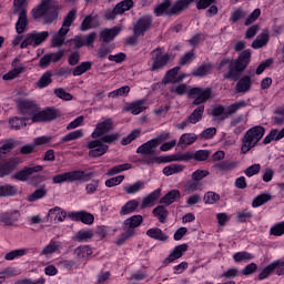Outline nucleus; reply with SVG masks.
<instances>
[{"label": "nucleus", "mask_w": 284, "mask_h": 284, "mask_svg": "<svg viewBox=\"0 0 284 284\" xmlns=\"http://www.w3.org/2000/svg\"><path fill=\"white\" fill-rule=\"evenodd\" d=\"M207 161L210 159V151L207 150H199L195 153H183V154H174V155H165L160 158H150L145 159L144 163L146 165H152L153 163H173L181 161Z\"/></svg>", "instance_id": "1"}, {"label": "nucleus", "mask_w": 284, "mask_h": 284, "mask_svg": "<svg viewBox=\"0 0 284 284\" xmlns=\"http://www.w3.org/2000/svg\"><path fill=\"white\" fill-rule=\"evenodd\" d=\"M20 110L22 114L32 116L33 123H41L42 121H52L57 119V111L54 109H45L37 113V104L32 101L20 102Z\"/></svg>", "instance_id": "2"}, {"label": "nucleus", "mask_w": 284, "mask_h": 284, "mask_svg": "<svg viewBox=\"0 0 284 284\" xmlns=\"http://www.w3.org/2000/svg\"><path fill=\"white\" fill-rule=\"evenodd\" d=\"M265 136V128L255 125L248 129L242 138L241 154H247L258 145V142Z\"/></svg>", "instance_id": "3"}, {"label": "nucleus", "mask_w": 284, "mask_h": 284, "mask_svg": "<svg viewBox=\"0 0 284 284\" xmlns=\"http://www.w3.org/2000/svg\"><path fill=\"white\" fill-rule=\"evenodd\" d=\"M114 141H119V133H110L102 136L100 140L90 141L87 144L89 156L92 159H99V156H103V154H106L109 150V146L105 143H114Z\"/></svg>", "instance_id": "4"}, {"label": "nucleus", "mask_w": 284, "mask_h": 284, "mask_svg": "<svg viewBox=\"0 0 284 284\" xmlns=\"http://www.w3.org/2000/svg\"><path fill=\"white\" fill-rule=\"evenodd\" d=\"M34 19L43 18L45 23H52L59 17V3L54 0H42L40 6L33 9Z\"/></svg>", "instance_id": "5"}, {"label": "nucleus", "mask_w": 284, "mask_h": 284, "mask_svg": "<svg viewBox=\"0 0 284 284\" xmlns=\"http://www.w3.org/2000/svg\"><path fill=\"white\" fill-rule=\"evenodd\" d=\"M250 61H252V51L246 49L239 54L235 61H231L229 58L223 59L220 63V68H223V65H227V63H230V71L225 78L232 79V72H243V70L250 65Z\"/></svg>", "instance_id": "6"}, {"label": "nucleus", "mask_w": 284, "mask_h": 284, "mask_svg": "<svg viewBox=\"0 0 284 284\" xmlns=\"http://www.w3.org/2000/svg\"><path fill=\"white\" fill-rule=\"evenodd\" d=\"M75 17H77V10L74 9L67 14L61 29L59 30L58 33L53 36V39L51 42L53 48H59L60 45H63V42L65 41V34L70 32V26H72V23L74 22Z\"/></svg>", "instance_id": "7"}, {"label": "nucleus", "mask_w": 284, "mask_h": 284, "mask_svg": "<svg viewBox=\"0 0 284 284\" xmlns=\"http://www.w3.org/2000/svg\"><path fill=\"white\" fill-rule=\"evenodd\" d=\"M141 223H143L142 215H133L126 219L123 223L124 233L120 239L116 240V245H123L128 239H131V236L134 234V230H136Z\"/></svg>", "instance_id": "8"}, {"label": "nucleus", "mask_w": 284, "mask_h": 284, "mask_svg": "<svg viewBox=\"0 0 284 284\" xmlns=\"http://www.w3.org/2000/svg\"><path fill=\"white\" fill-rule=\"evenodd\" d=\"M13 12H20L16 23V32L23 34L28 28V14L26 13V0H14Z\"/></svg>", "instance_id": "9"}, {"label": "nucleus", "mask_w": 284, "mask_h": 284, "mask_svg": "<svg viewBox=\"0 0 284 284\" xmlns=\"http://www.w3.org/2000/svg\"><path fill=\"white\" fill-rule=\"evenodd\" d=\"M48 37H50V33L48 31H33L27 33L21 43V50H26V48H29V45H31L32 48H37L41 45V43L45 42V39H48Z\"/></svg>", "instance_id": "10"}, {"label": "nucleus", "mask_w": 284, "mask_h": 284, "mask_svg": "<svg viewBox=\"0 0 284 284\" xmlns=\"http://www.w3.org/2000/svg\"><path fill=\"white\" fill-rule=\"evenodd\" d=\"M114 128V122L110 118H102L95 125V129L91 133V139H103L108 136V132H111Z\"/></svg>", "instance_id": "11"}, {"label": "nucleus", "mask_w": 284, "mask_h": 284, "mask_svg": "<svg viewBox=\"0 0 284 284\" xmlns=\"http://www.w3.org/2000/svg\"><path fill=\"white\" fill-rule=\"evenodd\" d=\"M53 183H68L74 181H88V175L83 171H71L62 174H58L52 178Z\"/></svg>", "instance_id": "12"}, {"label": "nucleus", "mask_w": 284, "mask_h": 284, "mask_svg": "<svg viewBox=\"0 0 284 284\" xmlns=\"http://www.w3.org/2000/svg\"><path fill=\"white\" fill-rule=\"evenodd\" d=\"M170 61V54L163 52V49L158 48L152 52V67L151 70L156 71L165 68Z\"/></svg>", "instance_id": "13"}, {"label": "nucleus", "mask_w": 284, "mask_h": 284, "mask_svg": "<svg viewBox=\"0 0 284 284\" xmlns=\"http://www.w3.org/2000/svg\"><path fill=\"white\" fill-rule=\"evenodd\" d=\"M189 97L194 99V105H201V103H205L212 97L211 89H201V88H193L189 91Z\"/></svg>", "instance_id": "14"}, {"label": "nucleus", "mask_w": 284, "mask_h": 284, "mask_svg": "<svg viewBox=\"0 0 284 284\" xmlns=\"http://www.w3.org/2000/svg\"><path fill=\"white\" fill-rule=\"evenodd\" d=\"M71 221H81L84 225H92L94 223V215L85 211H71L68 213Z\"/></svg>", "instance_id": "15"}, {"label": "nucleus", "mask_w": 284, "mask_h": 284, "mask_svg": "<svg viewBox=\"0 0 284 284\" xmlns=\"http://www.w3.org/2000/svg\"><path fill=\"white\" fill-rule=\"evenodd\" d=\"M274 270H277V274L281 276V274H284V262L281 264V262L276 261L271 264H268L257 276L258 281H265Z\"/></svg>", "instance_id": "16"}, {"label": "nucleus", "mask_w": 284, "mask_h": 284, "mask_svg": "<svg viewBox=\"0 0 284 284\" xmlns=\"http://www.w3.org/2000/svg\"><path fill=\"white\" fill-rule=\"evenodd\" d=\"M161 145V139H152L148 141L146 143L140 145L136 149L138 154H143V155H150L154 154L156 152V149Z\"/></svg>", "instance_id": "17"}, {"label": "nucleus", "mask_w": 284, "mask_h": 284, "mask_svg": "<svg viewBox=\"0 0 284 284\" xmlns=\"http://www.w3.org/2000/svg\"><path fill=\"white\" fill-rule=\"evenodd\" d=\"M190 246L187 244H180L175 246L169 256L164 260V265H170V263H174V261H179L183 256L184 252H187Z\"/></svg>", "instance_id": "18"}, {"label": "nucleus", "mask_w": 284, "mask_h": 284, "mask_svg": "<svg viewBox=\"0 0 284 284\" xmlns=\"http://www.w3.org/2000/svg\"><path fill=\"white\" fill-rule=\"evenodd\" d=\"M42 171H43V168L41 165L24 168L20 172H17L13 175V179H16L17 181H28V179H30L32 174H36L37 172H42Z\"/></svg>", "instance_id": "19"}, {"label": "nucleus", "mask_w": 284, "mask_h": 284, "mask_svg": "<svg viewBox=\"0 0 284 284\" xmlns=\"http://www.w3.org/2000/svg\"><path fill=\"white\" fill-rule=\"evenodd\" d=\"M150 26H152V18L151 17H144L140 19L136 24L134 26L133 32L134 37H141L150 30Z\"/></svg>", "instance_id": "20"}, {"label": "nucleus", "mask_w": 284, "mask_h": 284, "mask_svg": "<svg viewBox=\"0 0 284 284\" xmlns=\"http://www.w3.org/2000/svg\"><path fill=\"white\" fill-rule=\"evenodd\" d=\"M92 254H93L92 247L88 245H81L74 250V256L81 263H88V261L92 258Z\"/></svg>", "instance_id": "21"}, {"label": "nucleus", "mask_w": 284, "mask_h": 284, "mask_svg": "<svg viewBox=\"0 0 284 284\" xmlns=\"http://www.w3.org/2000/svg\"><path fill=\"white\" fill-rule=\"evenodd\" d=\"M19 221V213H1L0 214V225L2 227H14Z\"/></svg>", "instance_id": "22"}, {"label": "nucleus", "mask_w": 284, "mask_h": 284, "mask_svg": "<svg viewBox=\"0 0 284 284\" xmlns=\"http://www.w3.org/2000/svg\"><path fill=\"white\" fill-rule=\"evenodd\" d=\"M179 67L169 70L163 79V83H179V81H183L185 73H179Z\"/></svg>", "instance_id": "23"}, {"label": "nucleus", "mask_w": 284, "mask_h": 284, "mask_svg": "<svg viewBox=\"0 0 284 284\" xmlns=\"http://www.w3.org/2000/svg\"><path fill=\"white\" fill-rule=\"evenodd\" d=\"M48 216L51 219V221H54V223H63V221H65L68 217V212L59 206H55L49 210Z\"/></svg>", "instance_id": "24"}, {"label": "nucleus", "mask_w": 284, "mask_h": 284, "mask_svg": "<svg viewBox=\"0 0 284 284\" xmlns=\"http://www.w3.org/2000/svg\"><path fill=\"white\" fill-rule=\"evenodd\" d=\"M21 164V159L13 158L9 160L7 163L0 166V176H8L11 172H14L17 165Z\"/></svg>", "instance_id": "25"}, {"label": "nucleus", "mask_w": 284, "mask_h": 284, "mask_svg": "<svg viewBox=\"0 0 284 284\" xmlns=\"http://www.w3.org/2000/svg\"><path fill=\"white\" fill-rule=\"evenodd\" d=\"M267 43H270V31H263L252 42L251 48H253V50H261V48H265Z\"/></svg>", "instance_id": "26"}, {"label": "nucleus", "mask_w": 284, "mask_h": 284, "mask_svg": "<svg viewBox=\"0 0 284 284\" xmlns=\"http://www.w3.org/2000/svg\"><path fill=\"white\" fill-rule=\"evenodd\" d=\"M63 244L59 241H51L49 244H47L42 251L41 255L42 256H50V254H57L58 252H61V247Z\"/></svg>", "instance_id": "27"}, {"label": "nucleus", "mask_w": 284, "mask_h": 284, "mask_svg": "<svg viewBox=\"0 0 284 284\" xmlns=\"http://www.w3.org/2000/svg\"><path fill=\"white\" fill-rule=\"evenodd\" d=\"M194 0H178L170 9V14H180L183 10H187Z\"/></svg>", "instance_id": "28"}, {"label": "nucleus", "mask_w": 284, "mask_h": 284, "mask_svg": "<svg viewBox=\"0 0 284 284\" xmlns=\"http://www.w3.org/2000/svg\"><path fill=\"white\" fill-rule=\"evenodd\" d=\"M145 109H146L145 101L140 100V101H135V102L128 104L124 108V111L131 112V114L136 115V114H141V112H144Z\"/></svg>", "instance_id": "29"}, {"label": "nucleus", "mask_w": 284, "mask_h": 284, "mask_svg": "<svg viewBox=\"0 0 284 284\" xmlns=\"http://www.w3.org/2000/svg\"><path fill=\"white\" fill-rule=\"evenodd\" d=\"M119 32H121V27H113L112 29L101 31L100 37L102 41L110 43V41H113L114 38L118 37Z\"/></svg>", "instance_id": "30"}, {"label": "nucleus", "mask_w": 284, "mask_h": 284, "mask_svg": "<svg viewBox=\"0 0 284 284\" xmlns=\"http://www.w3.org/2000/svg\"><path fill=\"white\" fill-rule=\"evenodd\" d=\"M252 88V78L250 75L242 77L236 84V92L245 93L250 92Z\"/></svg>", "instance_id": "31"}, {"label": "nucleus", "mask_w": 284, "mask_h": 284, "mask_svg": "<svg viewBox=\"0 0 284 284\" xmlns=\"http://www.w3.org/2000/svg\"><path fill=\"white\" fill-rule=\"evenodd\" d=\"M161 197V189H156L142 201V207H152Z\"/></svg>", "instance_id": "32"}, {"label": "nucleus", "mask_w": 284, "mask_h": 284, "mask_svg": "<svg viewBox=\"0 0 284 284\" xmlns=\"http://www.w3.org/2000/svg\"><path fill=\"white\" fill-rule=\"evenodd\" d=\"M94 237V232L92 230H80L73 237V241L78 243H88L90 239Z\"/></svg>", "instance_id": "33"}, {"label": "nucleus", "mask_w": 284, "mask_h": 284, "mask_svg": "<svg viewBox=\"0 0 284 284\" xmlns=\"http://www.w3.org/2000/svg\"><path fill=\"white\" fill-rule=\"evenodd\" d=\"M17 61H13L12 67L13 69L6 74L2 75L3 81H12V79H17L19 74H22L24 68L23 65H18L17 67Z\"/></svg>", "instance_id": "34"}, {"label": "nucleus", "mask_w": 284, "mask_h": 284, "mask_svg": "<svg viewBox=\"0 0 284 284\" xmlns=\"http://www.w3.org/2000/svg\"><path fill=\"white\" fill-rule=\"evenodd\" d=\"M176 199H181V191L179 190H171L166 193L160 201L163 205H172Z\"/></svg>", "instance_id": "35"}, {"label": "nucleus", "mask_w": 284, "mask_h": 284, "mask_svg": "<svg viewBox=\"0 0 284 284\" xmlns=\"http://www.w3.org/2000/svg\"><path fill=\"white\" fill-rule=\"evenodd\" d=\"M281 139H284V128L280 131L276 129H273L264 138V144L267 145L268 143H272V141H281Z\"/></svg>", "instance_id": "36"}, {"label": "nucleus", "mask_w": 284, "mask_h": 284, "mask_svg": "<svg viewBox=\"0 0 284 284\" xmlns=\"http://www.w3.org/2000/svg\"><path fill=\"white\" fill-rule=\"evenodd\" d=\"M146 236L155 241H168L169 236L159 227H153L146 231Z\"/></svg>", "instance_id": "37"}, {"label": "nucleus", "mask_w": 284, "mask_h": 284, "mask_svg": "<svg viewBox=\"0 0 284 284\" xmlns=\"http://www.w3.org/2000/svg\"><path fill=\"white\" fill-rule=\"evenodd\" d=\"M136 207H139V202L136 200H130L121 207L120 214L122 216L132 214L136 211Z\"/></svg>", "instance_id": "38"}, {"label": "nucleus", "mask_w": 284, "mask_h": 284, "mask_svg": "<svg viewBox=\"0 0 284 284\" xmlns=\"http://www.w3.org/2000/svg\"><path fill=\"white\" fill-rule=\"evenodd\" d=\"M185 170V166L183 164H171L163 169L164 176H173V174H181Z\"/></svg>", "instance_id": "39"}, {"label": "nucleus", "mask_w": 284, "mask_h": 284, "mask_svg": "<svg viewBox=\"0 0 284 284\" xmlns=\"http://www.w3.org/2000/svg\"><path fill=\"white\" fill-rule=\"evenodd\" d=\"M270 201H272V195L270 193H262L253 200L252 206L261 207V205H265Z\"/></svg>", "instance_id": "40"}, {"label": "nucleus", "mask_w": 284, "mask_h": 284, "mask_svg": "<svg viewBox=\"0 0 284 284\" xmlns=\"http://www.w3.org/2000/svg\"><path fill=\"white\" fill-rule=\"evenodd\" d=\"M197 136L194 133H184L181 135L179 144L184 145V148H187V145H192L196 142Z\"/></svg>", "instance_id": "41"}, {"label": "nucleus", "mask_w": 284, "mask_h": 284, "mask_svg": "<svg viewBox=\"0 0 284 284\" xmlns=\"http://www.w3.org/2000/svg\"><path fill=\"white\" fill-rule=\"evenodd\" d=\"M203 112H205V106L204 105H200L197 106L194 111L193 114H191L189 116V123H199V121L201 119H203Z\"/></svg>", "instance_id": "42"}, {"label": "nucleus", "mask_w": 284, "mask_h": 284, "mask_svg": "<svg viewBox=\"0 0 284 284\" xmlns=\"http://www.w3.org/2000/svg\"><path fill=\"white\" fill-rule=\"evenodd\" d=\"M30 118L26 116L23 119L21 118H11L9 120V125L12 130H21V128H26V122L29 120Z\"/></svg>", "instance_id": "43"}, {"label": "nucleus", "mask_w": 284, "mask_h": 284, "mask_svg": "<svg viewBox=\"0 0 284 284\" xmlns=\"http://www.w3.org/2000/svg\"><path fill=\"white\" fill-rule=\"evenodd\" d=\"M28 254L27 248H18L13 250L4 255L6 261H14V258H21V256H26Z\"/></svg>", "instance_id": "44"}, {"label": "nucleus", "mask_w": 284, "mask_h": 284, "mask_svg": "<svg viewBox=\"0 0 284 284\" xmlns=\"http://www.w3.org/2000/svg\"><path fill=\"white\" fill-rule=\"evenodd\" d=\"M126 170H132V164L124 163L110 169L106 173V176H114V174H120V172H125Z\"/></svg>", "instance_id": "45"}, {"label": "nucleus", "mask_w": 284, "mask_h": 284, "mask_svg": "<svg viewBox=\"0 0 284 284\" xmlns=\"http://www.w3.org/2000/svg\"><path fill=\"white\" fill-rule=\"evenodd\" d=\"M154 13L156 17H161V14H172L170 13V0H165L164 2L158 4L154 9Z\"/></svg>", "instance_id": "46"}, {"label": "nucleus", "mask_w": 284, "mask_h": 284, "mask_svg": "<svg viewBox=\"0 0 284 284\" xmlns=\"http://www.w3.org/2000/svg\"><path fill=\"white\" fill-rule=\"evenodd\" d=\"M143 187H145V183L138 181L134 184L124 186V192H126V194H136V192H141Z\"/></svg>", "instance_id": "47"}, {"label": "nucleus", "mask_w": 284, "mask_h": 284, "mask_svg": "<svg viewBox=\"0 0 284 284\" xmlns=\"http://www.w3.org/2000/svg\"><path fill=\"white\" fill-rule=\"evenodd\" d=\"M128 94H130V87L124 85L114 91L109 92L108 97L110 99H116V97H128Z\"/></svg>", "instance_id": "48"}, {"label": "nucleus", "mask_w": 284, "mask_h": 284, "mask_svg": "<svg viewBox=\"0 0 284 284\" xmlns=\"http://www.w3.org/2000/svg\"><path fill=\"white\" fill-rule=\"evenodd\" d=\"M212 70V64H202L197 69L192 71L193 77H205L210 74V71Z\"/></svg>", "instance_id": "49"}, {"label": "nucleus", "mask_w": 284, "mask_h": 284, "mask_svg": "<svg viewBox=\"0 0 284 284\" xmlns=\"http://www.w3.org/2000/svg\"><path fill=\"white\" fill-rule=\"evenodd\" d=\"M92 69V62H82L73 70V77H81V74H85L88 70Z\"/></svg>", "instance_id": "50"}, {"label": "nucleus", "mask_w": 284, "mask_h": 284, "mask_svg": "<svg viewBox=\"0 0 284 284\" xmlns=\"http://www.w3.org/2000/svg\"><path fill=\"white\" fill-rule=\"evenodd\" d=\"M254 258V255L248 252H237L233 255V260L235 263H243V261H252Z\"/></svg>", "instance_id": "51"}, {"label": "nucleus", "mask_w": 284, "mask_h": 284, "mask_svg": "<svg viewBox=\"0 0 284 284\" xmlns=\"http://www.w3.org/2000/svg\"><path fill=\"white\" fill-rule=\"evenodd\" d=\"M245 105H246L245 101H239L229 105L225 111V116L235 114V112H239V110H241V108H245Z\"/></svg>", "instance_id": "52"}, {"label": "nucleus", "mask_w": 284, "mask_h": 284, "mask_svg": "<svg viewBox=\"0 0 284 284\" xmlns=\"http://www.w3.org/2000/svg\"><path fill=\"white\" fill-rule=\"evenodd\" d=\"M132 6H134L132 0H124L115 6V10L118 13L123 14V12H128Z\"/></svg>", "instance_id": "53"}, {"label": "nucleus", "mask_w": 284, "mask_h": 284, "mask_svg": "<svg viewBox=\"0 0 284 284\" xmlns=\"http://www.w3.org/2000/svg\"><path fill=\"white\" fill-rule=\"evenodd\" d=\"M139 136H141V130L135 129L129 135L123 138L121 143H122V145H130V143L132 141H135L136 139H139Z\"/></svg>", "instance_id": "54"}, {"label": "nucleus", "mask_w": 284, "mask_h": 284, "mask_svg": "<svg viewBox=\"0 0 284 284\" xmlns=\"http://www.w3.org/2000/svg\"><path fill=\"white\" fill-rule=\"evenodd\" d=\"M153 215L159 219L160 223H163L168 219V211L163 205H159L153 210Z\"/></svg>", "instance_id": "55"}, {"label": "nucleus", "mask_w": 284, "mask_h": 284, "mask_svg": "<svg viewBox=\"0 0 284 284\" xmlns=\"http://www.w3.org/2000/svg\"><path fill=\"white\" fill-rule=\"evenodd\" d=\"M17 193V187L12 185H1L0 186V196H14Z\"/></svg>", "instance_id": "56"}, {"label": "nucleus", "mask_w": 284, "mask_h": 284, "mask_svg": "<svg viewBox=\"0 0 284 284\" xmlns=\"http://www.w3.org/2000/svg\"><path fill=\"white\" fill-rule=\"evenodd\" d=\"M47 191L45 189L41 187L36 190L31 195L28 196V201L30 203H34V201H39V199H43L45 196Z\"/></svg>", "instance_id": "57"}, {"label": "nucleus", "mask_w": 284, "mask_h": 284, "mask_svg": "<svg viewBox=\"0 0 284 284\" xmlns=\"http://www.w3.org/2000/svg\"><path fill=\"white\" fill-rule=\"evenodd\" d=\"M83 136L82 130H75L73 132H70L65 136L62 138V143H65L68 141H77V139H81Z\"/></svg>", "instance_id": "58"}, {"label": "nucleus", "mask_w": 284, "mask_h": 284, "mask_svg": "<svg viewBox=\"0 0 284 284\" xmlns=\"http://www.w3.org/2000/svg\"><path fill=\"white\" fill-rule=\"evenodd\" d=\"M92 28H97V24H94V18L92 16H87L81 24L82 32H85V30H90Z\"/></svg>", "instance_id": "59"}, {"label": "nucleus", "mask_w": 284, "mask_h": 284, "mask_svg": "<svg viewBox=\"0 0 284 284\" xmlns=\"http://www.w3.org/2000/svg\"><path fill=\"white\" fill-rule=\"evenodd\" d=\"M52 83V73L45 72L38 81V88H48Z\"/></svg>", "instance_id": "60"}, {"label": "nucleus", "mask_w": 284, "mask_h": 284, "mask_svg": "<svg viewBox=\"0 0 284 284\" xmlns=\"http://www.w3.org/2000/svg\"><path fill=\"white\" fill-rule=\"evenodd\" d=\"M124 179L125 176L118 175L115 178H111L106 180L104 184L106 187H116V185H121V183H123Z\"/></svg>", "instance_id": "61"}, {"label": "nucleus", "mask_w": 284, "mask_h": 284, "mask_svg": "<svg viewBox=\"0 0 284 284\" xmlns=\"http://www.w3.org/2000/svg\"><path fill=\"white\" fill-rule=\"evenodd\" d=\"M221 200V195L214 193V192H207L204 195V202L209 205H214V203H217V201Z\"/></svg>", "instance_id": "62"}, {"label": "nucleus", "mask_w": 284, "mask_h": 284, "mask_svg": "<svg viewBox=\"0 0 284 284\" xmlns=\"http://www.w3.org/2000/svg\"><path fill=\"white\" fill-rule=\"evenodd\" d=\"M210 175V171L207 170H196L195 172L192 173V180L193 181H203V179H205V176Z\"/></svg>", "instance_id": "63"}, {"label": "nucleus", "mask_w": 284, "mask_h": 284, "mask_svg": "<svg viewBox=\"0 0 284 284\" xmlns=\"http://www.w3.org/2000/svg\"><path fill=\"white\" fill-rule=\"evenodd\" d=\"M271 234L273 236H283L284 233V222L275 224L273 227H271Z\"/></svg>", "instance_id": "64"}]
</instances>
